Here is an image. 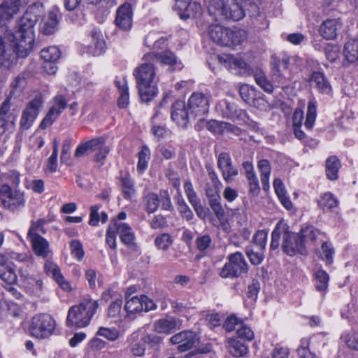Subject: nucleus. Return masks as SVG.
<instances>
[{
  "label": "nucleus",
  "instance_id": "58",
  "mask_svg": "<svg viewBox=\"0 0 358 358\" xmlns=\"http://www.w3.org/2000/svg\"><path fill=\"white\" fill-rule=\"evenodd\" d=\"M58 143L56 140L53 142V151L48 159L47 169L51 172H55L57 167Z\"/></svg>",
  "mask_w": 358,
  "mask_h": 358
},
{
  "label": "nucleus",
  "instance_id": "60",
  "mask_svg": "<svg viewBox=\"0 0 358 358\" xmlns=\"http://www.w3.org/2000/svg\"><path fill=\"white\" fill-rule=\"evenodd\" d=\"M28 74L27 73H20L12 82L10 86L12 87V92L14 93V90H20L21 91L27 84Z\"/></svg>",
  "mask_w": 358,
  "mask_h": 358
},
{
  "label": "nucleus",
  "instance_id": "55",
  "mask_svg": "<svg viewBox=\"0 0 358 358\" xmlns=\"http://www.w3.org/2000/svg\"><path fill=\"white\" fill-rule=\"evenodd\" d=\"M236 334L238 338L246 341H252L254 338V332L250 327L244 324L243 322L237 328Z\"/></svg>",
  "mask_w": 358,
  "mask_h": 358
},
{
  "label": "nucleus",
  "instance_id": "24",
  "mask_svg": "<svg viewBox=\"0 0 358 358\" xmlns=\"http://www.w3.org/2000/svg\"><path fill=\"white\" fill-rule=\"evenodd\" d=\"M58 24L59 20L57 19V14L53 11H50L42 18L39 23V30L43 34L50 35L57 30Z\"/></svg>",
  "mask_w": 358,
  "mask_h": 358
},
{
  "label": "nucleus",
  "instance_id": "15",
  "mask_svg": "<svg viewBox=\"0 0 358 358\" xmlns=\"http://www.w3.org/2000/svg\"><path fill=\"white\" fill-rule=\"evenodd\" d=\"M174 10L183 20L196 17L200 15L202 11L200 3L192 0H176Z\"/></svg>",
  "mask_w": 358,
  "mask_h": 358
},
{
  "label": "nucleus",
  "instance_id": "7",
  "mask_svg": "<svg viewBox=\"0 0 358 358\" xmlns=\"http://www.w3.org/2000/svg\"><path fill=\"white\" fill-rule=\"evenodd\" d=\"M228 262L220 269L219 275L222 278H237L248 271V265L243 255L236 252L229 255Z\"/></svg>",
  "mask_w": 358,
  "mask_h": 358
},
{
  "label": "nucleus",
  "instance_id": "62",
  "mask_svg": "<svg viewBox=\"0 0 358 358\" xmlns=\"http://www.w3.org/2000/svg\"><path fill=\"white\" fill-rule=\"evenodd\" d=\"M59 115H60L58 113L50 108L48 113L41 121L40 124V128L42 129L48 128L52 124V123L58 118Z\"/></svg>",
  "mask_w": 358,
  "mask_h": 358
},
{
  "label": "nucleus",
  "instance_id": "4",
  "mask_svg": "<svg viewBox=\"0 0 358 358\" xmlns=\"http://www.w3.org/2000/svg\"><path fill=\"white\" fill-rule=\"evenodd\" d=\"M208 10L216 21L227 19L238 21L244 17L243 9L236 0H210Z\"/></svg>",
  "mask_w": 358,
  "mask_h": 358
},
{
  "label": "nucleus",
  "instance_id": "13",
  "mask_svg": "<svg viewBox=\"0 0 358 358\" xmlns=\"http://www.w3.org/2000/svg\"><path fill=\"white\" fill-rule=\"evenodd\" d=\"M209 95L194 92L188 100V107L192 117H203L209 110Z\"/></svg>",
  "mask_w": 358,
  "mask_h": 358
},
{
  "label": "nucleus",
  "instance_id": "11",
  "mask_svg": "<svg viewBox=\"0 0 358 358\" xmlns=\"http://www.w3.org/2000/svg\"><path fill=\"white\" fill-rule=\"evenodd\" d=\"M282 249L289 256H294L296 254L305 255L307 254L304 240L301 238L300 234H296L283 229Z\"/></svg>",
  "mask_w": 358,
  "mask_h": 358
},
{
  "label": "nucleus",
  "instance_id": "16",
  "mask_svg": "<svg viewBox=\"0 0 358 358\" xmlns=\"http://www.w3.org/2000/svg\"><path fill=\"white\" fill-rule=\"evenodd\" d=\"M217 168L227 182H231L238 174V168L233 164L232 159L228 152H222L219 154L217 156Z\"/></svg>",
  "mask_w": 358,
  "mask_h": 358
},
{
  "label": "nucleus",
  "instance_id": "8",
  "mask_svg": "<svg viewBox=\"0 0 358 358\" xmlns=\"http://www.w3.org/2000/svg\"><path fill=\"white\" fill-rule=\"evenodd\" d=\"M0 201L4 208L16 211L25 205L24 192L13 189L8 183L3 184L0 185Z\"/></svg>",
  "mask_w": 358,
  "mask_h": 358
},
{
  "label": "nucleus",
  "instance_id": "40",
  "mask_svg": "<svg viewBox=\"0 0 358 358\" xmlns=\"http://www.w3.org/2000/svg\"><path fill=\"white\" fill-rule=\"evenodd\" d=\"M144 203L146 211L148 213H152L159 208V196L153 192H148L144 196Z\"/></svg>",
  "mask_w": 358,
  "mask_h": 358
},
{
  "label": "nucleus",
  "instance_id": "46",
  "mask_svg": "<svg viewBox=\"0 0 358 358\" xmlns=\"http://www.w3.org/2000/svg\"><path fill=\"white\" fill-rule=\"evenodd\" d=\"M20 0H6L1 4V10L6 13V16L10 18L14 14L19 10Z\"/></svg>",
  "mask_w": 358,
  "mask_h": 358
},
{
  "label": "nucleus",
  "instance_id": "41",
  "mask_svg": "<svg viewBox=\"0 0 358 358\" xmlns=\"http://www.w3.org/2000/svg\"><path fill=\"white\" fill-rule=\"evenodd\" d=\"M41 57L44 62H57L61 57V52L56 46H50L41 51Z\"/></svg>",
  "mask_w": 358,
  "mask_h": 358
},
{
  "label": "nucleus",
  "instance_id": "43",
  "mask_svg": "<svg viewBox=\"0 0 358 358\" xmlns=\"http://www.w3.org/2000/svg\"><path fill=\"white\" fill-rule=\"evenodd\" d=\"M0 278L7 285H15L17 282V275L10 265L6 267H0Z\"/></svg>",
  "mask_w": 358,
  "mask_h": 358
},
{
  "label": "nucleus",
  "instance_id": "12",
  "mask_svg": "<svg viewBox=\"0 0 358 358\" xmlns=\"http://www.w3.org/2000/svg\"><path fill=\"white\" fill-rule=\"evenodd\" d=\"M19 111L11 108L10 98H7L0 106V134L13 131Z\"/></svg>",
  "mask_w": 358,
  "mask_h": 358
},
{
  "label": "nucleus",
  "instance_id": "49",
  "mask_svg": "<svg viewBox=\"0 0 358 358\" xmlns=\"http://www.w3.org/2000/svg\"><path fill=\"white\" fill-rule=\"evenodd\" d=\"M173 243L171 236L166 233L157 236L155 240V245L160 250H166Z\"/></svg>",
  "mask_w": 358,
  "mask_h": 358
},
{
  "label": "nucleus",
  "instance_id": "9",
  "mask_svg": "<svg viewBox=\"0 0 358 358\" xmlns=\"http://www.w3.org/2000/svg\"><path fill=\"white\" fill-rule=\"evenodd\" d=\"M299 58L296 56L291 57L283 55L278 61H275L273 69L272 80L277 83L278 87H283L291 79L289 66L295 64Z\"/></svg>",
  "mask_w": 358,
  "mask_h": 358
},
{
  "label": "nucleus",
  "instance_id": "27",
  "mask_svg": "<svg viewBox=\"0 0 358 358\" xmlns=\"http://www.w3.org/2000/svg\"><path fill=\"white\" fill-rule=\"evenodd\" d=\"M310 80L315 85V87L320 93L324 94H330L331 86L323 73L320 71L313 72L310 76Z\"/></svg>",
  "mask_w": 358,
  "mask_h": 358
},
{
  "label": "nucleus",
  "instance_id": "14",
  "mask_svg": "<svg viewBox=\"0 0 358 358\" xmlns=\"http://www.w3.org/2000/svg\"><path fill=\"white\" fill-rule=\"evenodd\" d=\"M199 338L197 334L192 331H182L170 338V342L178 345L177 350L184 352L191 350L199 343Z\"/></svg>",
  "mask_w": 358,
  "mask_h": 358
},
{
  "label": "nucleus",
  "instance_id": "47",
  "mask_svg": "<svg viewBox=\"0 0 358 358\" xmlns=\"http://www.w3.org/2000/svg\"><path fill=\"white\" fill-rule=\"evenodd\" d=\"M227 38L229 41L228 47L238 45L245 38V32L241 29H230V34H227Z\"/></svg>",
  "mask_w": 358,
  "mask_h": 358
},
{
  "label": "nucleus",
  "instance_id": "34",
  "mask_svg": "<svg viewBox=\"0 0 358 358\" xmlns=\"http://www.w3.org/2000/svg\"><path fill=\"white\" fill-rule=\"evenodd\" d=\"M228 349L229 352L236 357H242L248 352V346L236 339L229 341Z\"/></svg>",
  "mask_w": 358,
  "mask_h": 358
},
{
  "label": "nucleus",
  "instance_id": "38",
  "mask_svg": "<svg viewBox=\"0 0 358 358\" xmlns=\"http://www.w3.org/2000/svg\"><path fill=\"white\" fill-rule=\"evenodd\" d=\"M239 94L246 103L253 106H256L257 99L255 98V92L249 85H241L239 88Z\"/></svg>",
  "mask_w": 358,
  "mask_h": 358
},
{
  "label": "nucleus",
  "instance_id": "2",
  "mask_svg": "<svg viewBox=\"0 0 358 358\" xmlns=\"http://www.w3.org/2000/svg\"><path fill=\"white\" fill-rule=\"evenodd\" d=\"M134 69L133 75L136 80V88L143 102H150L158 93V77L154 63L146 61Z\"/></svg>",
  "mask_w": 358,
  "mask_h": 358
},
{
  "label": "nucleus",
  "instance_id": "29",
  "mask_svg": "<svg viewBox=\"0 0 358 358\" xmlns=\"http://www.w3.org/2000/svg\"><path fill=\"white\" fill-rule=\"evenodd\" d=\"M338 199L330 192L322 194L317 200L318 206L323 210H333L338 206Z\"/></svg>",
  "mask_w": 358,
  "mask_h": 358
},
{
  "label": "nucleus",
  "instance_id": "53",
  "mask_svg": "<svg viewBox=\"0 0 358 358\" xmlns=\"http://www.w3.org/2000/svg\"><path fill=\"white\" fill-rule=\"evenodd\" d=\"M70 248L71 255L80 261L83 259L85 252L83 250V245L78 240H73L70 243Z\"/></svg>",
  "mask_w": 358,
  "mask_h": 358
},
{
  "label": "nucleus",
  "instance_id": "35",
  "mask_svg": "<svg viewBox=\"0 0 358 358\" xmlns=\"http://www.w3.org/2000/svg\"><path fill=\"white\" fill-rule=\"evenodd\" d=\"M115 85L120 93L117 104L120 108H124L129 103V88L127 81L124 80L122 83L120 81H115Z\"/></svg>",
  "mask_w": 358,
  "mask_h": 358
},
{
  "label": "nucleus",
  "instance_id": "23",
  "mask_svg": "<svg viewBox=\"0 0 358 358\" xmlns=\"http://www.w3.org/2000/svg\"><path fill=\"white\" fill-rule=\"evenodd\" d=\"M44 269L46 273L51 275L61 288L65 291L71 290V285L67 282L60 272L59 266L50 261H46L44 265Z\"/></svg>",
  "mask_w": 358,
  "mask_h": 358
},
{
  "label": "nucleus",
  "instance_id": "64",
  "mask_svg": "<svg viewBox=\"0 0 358 358\" xmlns=\"http://www.w3.org/2000/svg\"><path fill=\"white\" fill-rule=\"evenodd\" d=\"M341 339L346 343V345L352 349L358 350V330L350 336L349 334H343Z\"/></svg>",
  "mask_w": 358,
  "mask_h": 358
},
{
  "label": "nucleus",
  "instance_id": "10",
  "mask_svg": "<svg viewBox=\"0 0 358 358\" xmlns=\"http://www.w3.org/2000/svg\"><path fill=\"white\" fill-rule=\"evenodd\" d=\"M44 103L42 94L38 93L33 99L29 101L24 109L20 121V127L27 130L33 124L38 117Z\"/></svg>",
  "mask_w": 358,
  "mask_h": 358
},
{
  "label": "nucleus",
  "instance_id": "30",
  "mask_svg": "<svg viewBox=\"0 0 358 358\" xmlns=\"http://www.w3.org/2000/svg\"><path fill=\"white\" fill-rule=\"evenodd\" d=\"M343 54L345 59L350 63L358 60V39L348 41L344 46Z\"/></svg>",
  "mask_w": 358,
  "mask_h": 358
},
{
  "label": "nucleus",
  "instance_id": "57",
  "mask_svg": "<svg viewBox=\"0 0 358 358\" xmlns=\"http://www.w3.org/2000/svg\"><path fill=\"white\" fill-rule=\"evenodd\" d=\"M178 210L181 216L187 220H191L194 214L182 198L178 199Z\"/></svg>",
  "mask_w": 358,
  "mask_h": 358
},
{
  "label": "nucleus",
  "instance_id": "61",
  "mask_svg": "<svg viewBox=\"0 0 358 358\" xmlns=\"http://www.w3.org/2000/svg\"><path fill=\"white\" fill-rule=\"evenodd\" d=\"M225 127L224 122H219L214 120H211L206 123V128L208 130L214 134H222L224 131Z\"/></svg>",
  "mask_w": 358,
  "mask_h": 358
},
{
  "label": "nucleus",
  "instance_id": "25",
  "mask_svg": "<svg viewBox=\"0 0 358 358\" xmlns=\"http://www.w3.org/2000/svg\"><path fill=\"white\" fill-rule=\"evenodd\" d=\"M342 24L338 20L331 19L324 21L320 27L321 36L327 40L334 39L338 31L341 29Z\"/></svg>",
  "mask_w": 358,
  "mask_h": 358
},
{
  "label": "nucleus",
  "instance_id": "39",
  "mask_svg": "<svg viewBox=\"0 0 358 358\" xmlns=\"http://www.w3.org/2000/svg\"><path fill=\"white\" fill-rule=\"evenodd\" d=\"M257 167L261 172V181L264 188L268 187L271 170L269 162L266 159H261L258 162Z\"/></svg>",
  "mask_w": 358,
  "mask_h": 358
},
{
  "label": "nucleus",
  "instance_id": "3",
  "mask_svg": "<svg viewBox=\"0 0 358 358\" xmlns=\"http://www.w3.org/2000/svg\"><path fill=\"white\" fill-rule=\"evenodd\" d=\"M99 307L98 301L87 296L78 305L73 306L68 311L66 324L68 327H87Z\"/></svg>",
  "mask_w": 358,
  "mask_h": 358
},
{
  "label": "nucleus",
  "instance_id": "32",
  "mask_svg": "<svg viewBox=\"0 0 358 358\" xmlns=\"http://www.w3.org/2000/svg\"><path fill=\"white\" fill-rule=\"evenodd\" d=\"M150 159V151L147 145H143L138 153L137 171L143 173L148 168V162Z\"/></svg>",
  "mask_w": 358,
  "mask_h": 358
},
{
  "label": "nucleus",
  "instance_id": "1",
  "mask_svg": "<svg viewBox=\"0 0 358 358\" xmlns=\"http://www.w3.org/2000/svg\"><path fill=\"white\" fill-rule=\"evenodd\" d=\"M39 8L29 6L17 25L14 32L7 31L0 37V66L10 68L17 57H26L33 48L34 27L40 17Z\"/></svg>",
  "mask_w": 358,
  "mask_h": 358
},
{
  "label": "nucleus",
  "instance_id": "48",
  "mask_svg": "<svg viewBox=\"0 0 358 358\" xmlns=\"http://www.w3.org/2000/svg\"><path fill=\"white\" fill-rule=\"evenodd\" d=\"M256 83L265 92L271 93L273 90V84L263 73H257L254 76Z\"/></svg>",
  "mask_w": 358,
  "mask_h": 358
},
{
  "label": "nucleus",
  "instance_id": "51",
  "mask_svg": "<svg viewBox=\"0 0 358 358\" xmlns=\"http://www.w3.org/2000/svg\"><path fill=\"white\" fill-rule=\"evenodd\" d=\"M67 106V101L63 95L58 94L52 99V105L50 107L51 110L58 113L59 115Z\"/></svg>",
  "mask_w": 358,
  "mask_h": 358
},
{
  "label": "nucleus",
  "instance_id": "5",
  "mask_svg": "<svg viewBox=\"0 0 358 358\" xmlns=\"http://www.w3.org/2000/svg\"><path fill=\"white\" fill-rule=\"evenodd\" d=\"M109 152L110 148L106 144L105 138L98 137L80 144L75 151L74 156L79 158L89 155L92 152H96L94 160L103 164Z\"/></svg>",
  "mask_w": 358,
  "mask_h": 358
},
{
  "label": "nucleus",
  "instance_id": "31",
  "mask_svg": "<svg viewBox=\"0 0 358 358\" xmlns=\"http://www.w3.org/2000/svg\"><path fill=\"white\" fill-rule=\"evenodd\" d=\"M341 168L339 159L336 156L329 157L326 161V174L331 180L338 178V171Z\"/></svg>",
  "mask_w": 358,
  "mask_h": 358
},
{
  "label": "nucleus",
  "instance_id": "28",
  "mask_svg": "<svg viewBox=\"0 0 358 358\" xmlns=\"http://www.w3.org/2000/svg\"><path fill=\"white\" fill-rule=\"evenodd\" d=\"M301 238L304 240L306 244L308 241L312 243H315L317 240L322 241V238L324 236V234L320 232L318 229H315L313 226H308L305 228H302L299 232Z\"/></svg>",
  "mask_w": 358,
  "mask_h": 358
},
{
  "label": "nucleus",
  "instance_id": "59",
  "mask_svg": "<svg viewBox=\"0 0 358 358\" xmlns=\"http://www.w3.org/2000/svg\"><path fill=\"white\" fill-rule=\"evenodd\" d=\"M224 27L219 24H212L208 27V34L212 41L217 43L222 38V34L224 33Z\"/></svg>",
  "mask_w": 358,
  "mask_h": 358
},
{
  "label": "nucleus",
  "instance_id": "63",
  "mask_svg": "<svg viewBox=\"0 0 358 358\" xmlns=\"http://www.w3.org/2000/svg\"><path fill=\"white\" fill-rule=\"evenodd\" d=\"M242 322L238 317L231 315L228 317L224 322L223 328L228 332L237 329Z\"/></svg>",
  "mask_w": 358,
  "mask_h": 358
},
{
  "label": "nucleus",
  "instance_id": "33",
  "mask_svg": "<svg viewBox=\"0 0 358 358\" xmlns=\"http://www.w3.org/2000/svg\"><path fill=\"white\" fill-rule=\"evenodd\" d=\"M176 320L171 317L159 320L155 324V327L159 333L169 334L176 329Z\"/></svg>",
  "mask_w": 358,
  "mask_h": 358
},
{
  "label": "nucleus",
  "instance_id": "37",
  "mask_svg": "<svg viewBox=\"0 0 358 358\" xmlns=\"http://www.w3.org/2000/svg\"><path fill=\"white\" fill-rule=\"evenodd\" d=\"M335 250L331 243L323 241L321 246L320 258L327 265H331L334 261Z\"/></svg>",
  "mask_w": 358,
  "mask_h": 358
},
{
  "label": "nucleus",
  "instance_id": "50",
  "mask_svg": "<svg viewBox=\"0 0 358 358\" xmlns=\"http://www.w3.org/2000/svg\"><path fill=\"white\" fill-rule=\"evenodd\" d=\"M158 196L162 209L170 212L173 211L174 208L172 205L169 192L166 190H161Z\"/></svg>",
  "mask_w": 358,
  "mask_h": 358
},
{
  "label": "nucleus",
  "instance_id": "45",
  "mask_svg": "<svg viewBox=\"0 0 358 358\" xmlns=\"http://www.w3.org/2000/svg\"><path fill=\"white\" fill-rule=\"evenodd\" d=\"M122 192L125 199H131L134 194V182L128 176L122 177L120 179Z\"/></svg>",
  "mask_w": 358,
  "mask_h": 358
},
{
  "label": "nucleus",
  "instance_id": "19",
  "mask_svg": "<svg viewBox=\"0 0 358 358\" xmlns=\"http://www.w3.org/2000/svg\"><path fill=\"white\" fill-rule=\"evenodd\" d=\"M219 59L224 63L225 66L234 74L245 76L250 73V68L241 57L225 55L220 57Z\"/></svg>",
  "mask_w": 358,
  "mask_h": 358
},
{
  "label": "nucleus",
  "instance_id": "20",
  "mask_svg": "<svg viewBox=\"0 0 358 358\" xmlns=\"http://www.w3.org/2000/svg\"><path fill=\"white\" fill-rule=\"evenodd\" d=\"M144 59L151 61L152 63L159 61L164 64L169 65L172 71L181 69L182 67V64L177 62V58L174 53L169 50L158 53L154 52L147 53L144 55Z\"/></svg>",
  "mask_w": 358,
  "mask_h": 358
},
{
  "label": "nucleus",
  "instance_id": "18",
  "mask_svg": "<svg viewBox=\"0 0 358 358\" xmlns=\"http://www.w3.org/2000/svg\"><path fill=\"white\" fill-rule=\"evenodd\" d=\"M115 24L122 31L131 29L133 24V9L131 3L125 2L118 7Z\"/></svg>",
  "mask_w": 358,
  "mask_h": 358
},
{
  "label": "nucleus",
  "instance_id": "36",
  "mask_svg": "<svg viewBox=\"0 0 358 358\" xmlns=\"http://www.w3.org/2000/svg\"><path fill=\"white\" fill-rule=\"evenodd\" d=\"M245 254L250 263L253 265L260 264L264 258V250H260L259 248H257V250H255L252 245H250L245 248Z\"/></svg>",
  "mask_w": 358,
  "mask_h": 358
},
{
  "label": "nucleus",
  "instance_id": "17",
  "mask_svg": "<svg viewBox=\"0 0 358 358\" xmlns=\"http://www.w3.org/2000/svg\"><path fill=\"white\" fill-rule=\"evenodd\" d=\"M157 305L145 295L134 296L127 300L124 306L128 313L135 314L144 310L145 312L156 309Z\"/></svg>",
  "mask_w": 358,
  "mask_h": 358
},
{
  "label": "nucleus",
  "instance_id": "44",
  "mask_svg": "<svg viewBox=\"0 0 358 358\" xmlns=\"http://www.w3.org/2000/svg\"><path fill=\"white\" fill-rule=\"evenodd\" d=\"M317 116V106L314 101H310L308 103V109L306 118L305 121V127L310 129L313 127Z\"/></svg>",
  "mask_w": 358,
  "mask_h": 358
},
{
  "label": "nucleus",
  "instance_id": "52",
  "mask_svg": "<svg viewBox=\"0 0 358 358\" xmlns=\"http://www.w3.org/2000/svg\"><path fill=\"white\" fill-rule=\"evenodd\" d=\"M267 234L264 230L257 231L253 236L252 243L260 250H264L266 244Z\"/></svg>",
  "mask_w": 358,
  "mask_h": 358
},
{
  "label": "nucleus",
  "instance_id": "56",
  "mask_svg": "<svg viewBox=\"0 0 358 358\" xmlns=\"http://www.w3.org/2000/svg\"><path fill=\"white\" fill-rule=\"evenodd\" d=\"M71 148V141L70 138H66L62 144V154L60 157V160L62 163H64L67 165L71 164V155H70V150Z\"/></svg>",
  "mask_w": 358,
  "mask_h": 358
},
{
  "label": "nucleus",
  "instance_id": "6",
  "mask_svg": "<svg viewBox=\"0 0 358 358\" xmlns=\"http://www.w3.org/2000/svg\"><path fill=\"white\" fill-rule=\"evenodd\" d=\"M55 327V320L50 314L38 313L31 318L29 331L32 336L44 339L53 334Z\"/></svg>",
  "mask_w": 358,
  "mask_h": 358
},
{
  "label": "nucleus",
  "instance_id": "26",
  "mask_svg": "<svg viewBox=\"0 0 358 358\" xmlns=\"http://www.w3.org/2000/svg\"><path fill=\"white\" fill-rule=\"evenodd\" d=\"M32 244L33 250L37 256L46 258L50 253L49 243L42 236L29 238Z\"/></svg>",
  "mask_w": 358,
  "mask_h": 358
},
{
  "label": "nucleus",
  "instance_id": "42",
  "mask_svg": "<svg viewBox=\"0 0 358 358\" xmlns=\"http://www.w3.org/2000/svg\"><path fill=\"white\" fill-rule=\"evenodd\" d=\"M315 288L318 292H324L328 287L329 275L324 270H319L315 273Z\"/></svg>",
  "mask_w": 358,
  "mask_h": 358
},
{
  "label": "nucleus",
  "instance_id": "21",
  "mask_svg": "<svg viewBox=\"0 0 358 358\" xmlns=\"http://www.w3.org/2000/svg\"><path fill=\"white\" fill-rule=\"evenodd\" d=\"M171 117L173 121L181 127H185L190 117H192L189 107L187 108L183 101H176L171 107Z\"/></svg>",
  "mask_w": 358,
  "mask_h": 358
},
{
  "label": "nucleus",
  "instance_id": "54",
  "mask_svg": "<svg viewBox=\"0 0 358 358\" xmlns=\"http://www.w3.org/2000/svg\"><path fill=\"white\" fill-rule=\"evenodd\" d=\"M45 221L43 220H38L35 222H32L31 227L28 231V237L41 236V234H45V229L43 227Z\"/></svg>",
  "mask_w": 358,
  "mask_h": 358
},
{
  "label": "nucleus",
  "instance_id": "22",
  "mask_svg": "<svg viewBox=\"0 0 358 358\" xmlns=\"http://www.w3.org/2000/svg\"><path fill=\"white\" fill-rule=\"evenodd\" d=\"M111 222L117 231L116 234L120 235L121 241L128 246L133 245L135 235L131 227L127 223L118 222L115 219H113Z\"/></svg>",
  "mask_w": 358,
  "mask_h": 358
}]
</instances>
